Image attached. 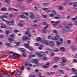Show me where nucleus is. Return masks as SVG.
Segmentation results:
<instances>
[{"label":"nucleus","mask_w":77,"mask_h":77,"mask_svg":"<svg viewBox=\"0 0 77 77\" xmlns=\"http://www.w3.org/2000/svg\"><path fill=\"white\" fill-rule=\"evenodd\" d=\"M19 50H20V51H22V52H24V51H26V49H25L21 48H19Z\"/></svg>","instance_id":"2eb2a0df"},{"label":"nucleus","mask_w":77,"mask_h":77,"mask_svg":"<svg viewBox=\"0 0 77 77\" xmlns=\"http://www.w3.org/2000/svg\"><path fill=\"white\" fill-rule=\"evenodd\" d=\"M60 50L61 51H65V48L63 47H61L60 48Z\"/></svg>","instance_id":"ddd939ff"},{"label":"nucleus","mask_w":77,"mask_h":77,"mask_svg":"<svg viewBox=\"0 0 77 77\" xmlns=\"http://www.w3.org/2000/svg\"><path fill=\"white\" fill-rule=\"evenodd\" d=\"M32 27H36L38 26V25L35 24H33L31 25Z\"/></svg>","instance_id":"f704fd0d"},{"label":"nucleus","mask_w":77,"mask_h":77,"mask_svg":"<svg viewBox=\"0 0 77 77\" xmlns=\"http://www.w3.org/2000/svg\"><path fill=\"white\" fill-rule=\"evenodd\" d=\"M28 36L29 38H30V37H32V34H30V33H29L28 35Z\"/></svg>","instance_id":"3c124183"},{"label":"nucleus","mask_w":77,"mask_h":77,"mask_svg":"<svg viewBox=\"0 0 77 77\" xmlns=\"http://www.w3.org/2000/svg\"><path fill=\"white\" fill-rule=\"evenodd\" d=\"M64 28H63L62 29V31L63 32H69V29L70 28L69 26H64Z\"/></svg>","instance_id":"f257e3e1"},{"label":"nucleus","mask_w":77,"mask_h":77,"mask_svg":"<svg viewBox=\"0 0 77 77\" xmlns=\"http://www.w3.org/2000/svg\"><path fill=\"white\" fill-rule=\"evenodd\" d=\"M43 5L44 6H45V7H47V6H48V5H49L48 4L45 3H44L43 4Z\"/></svg>","instance_id":"a878e982"},{"label":"nucleus","mask_w":77,"mask_h":77,"mask_svg":"<svg viewBox=\"0 0 77 77\" xmlns=\"http://www.w3.org/2000/svg\"><path fill=\"white\" fill-rule=\"evenodd\" d=\"M49 64L50 63H47L46 64L47 65H44L43 66L44 68H48V67L49 66Z\"/></svg>","instance_id":"4468645a"},{"label":"nucleus","mask_w":77,"mask_h":77,"mask_svg":"<svg viewBox=\"0 0 77 77\" xmlns=\"http://www.w3.org/2000/svg\"><path fill=\"white\" fill-rule=\"evenodd\" d=\"M73 5H74V8H76L77 6V2H75L73 3Z\"/></svg>","instance_id":"4be33fe9"},{"label":"nucleus","mask_w":77,"mask_h":77,"mask_svg":"<svg viewBox=\"0 0 77 77\" xmlns=\"http://www.w3.org/2000/svg\"><path fill=\"white\" fill-rule=\"evenodd\" d=\"M5 45L7 46H8L9 47H13V45H11V44L8 43H5Z\"/></svg>","instance_id":"f8f14e48"},{"label":"nucleus","mask_w":77,"mask_h":77,"mask_svg":"<svg viewBox=\"0 0 77 77\" xmlns=\"http://www.w3.org/2000/svg\"><path fill=\"white\" fill-rule=\"evenodd\" d=\"M59 41H60L61 44H63V39L62 38H60Z\"/></svg>","instance_id":"bb28decb"},{"label":"nucleus","mask_w":77,"mask_h":77,"mask_svg":"<svg viewBox=\"0 0 77 77\" xmlns=\"http://www.w3.org/2000/svg\"><path fill=\"white\" fill-rule=\"evenodd\" d=\"M52 39L54 40H57L59 39V35L57 33L56 34V36L52 37Z\"/></svg>","instance_id":"20e7f679"},{"label":"nucleus","mask_w":77,"mask_h":77,"mask_svg":"<svg viewBox=\"0 0 77 77\" xmlns=\"http://www.w3.org/2000/svg\"><path fill=\"white\" fill-rule=\"evenodd\" d=\"M77 20V18H76V17L72 18L71 19V20H72V21H74V20Z\"/></svg>","instance_id":"4d7b16f0"},{"label":"nucleus","mask_w":77,"mask_h":77,"mask_svg":"<svg viewBox=\"0 0 77 77\" xmlns=\"http://www.w3.org/2000/svg\"><path fill=\"white\" fill-rule=\"evenodd\" d=\"M51 23H53V25L54 26H56L60 22L59 21H57V22H54V21H51Z\"/></svg>","instance_id":"423d86ee"},{"label":"nucleus","mask_w":77,"mask_h":77,"mask_svg":"<svg viewBox=\"0 0 77 77\" xmlns=\"http://www.w3.org/2000/svg\"><path fill=\"white\" fill-rule=\"evenodd\" d=\"M59 17H60V15H58V17H54V18H55V19H59V18H60Z\"/></svg>","instance_id":"c9c22d12"},{"label":"nucleus","mask_w":77,"mask_h":77,"mask_svg":"<svg viewBox=\"0 0 77 77\" xmlns=\"http://www.w3.org/2000/svg\"><path fill=\"white\" fill-rule=\"evenodd\" d=\"M28 49H29V50L30 51H33V48H32L31 47H28Z\"/></svg>","instance_id":"393cba45"},{"label":"nucleus","mask_w":77,"mask_h":77,"mask_svg":"<svg viewBox=\"0 0 77 77\" xmlns=\"http://www.w3.org/2000/svg\"><path fill=\"white\" fill-rule=\"evenodd\" d=\"M61 59L62 60L61 61V63L63 66H65L64 63H65V61H66V60H67V59L64 57H62L61 58Z\"/></svg>","instance_id":"f03ea898"},{"label":"nucleus","mask_w":77,"mask_h":77,"mask_svg":"<svg viewBox=\"0 0 77 77\" xmlns=\"http://www.w3.org/2000/svg\"><path fill=\"white\" fill-rule=\"evenodd\" d=\"M71 70L72 71L74 72H77V70H76V69L74 68H72Z\"/></svg>","instance_id":"a211bd4d"},{"label":"nucleus","mask_w":77,"mask_h":77,"mask_svg":"<svg viewBox=\"0 0 77 77\" xmlns=\"http://www.w3.org/2000/svg\"><path fill=\"white\" fill-rule=\"evenodd\" d=\"M58 9L60 11L61 10H64L65 8L62 6L60 5L58 7Z\"/></svg>","instance_id":"9b49d317"},{"label":"nucleus","mask_w":77,"mask_h":77,"mask_svg":"<svg viewBox=\"0 0 77 77\" xmlns=\"http://www.w3.org/2000/svg\"><path fill=\"white\" fill-rule=\"evenodd\" d=\"M14 32H16V33H17V32H20V31L17 29H14Z\"/></svg>","instance_id":"49530a36"},{"label":"nucleus","mask_w":77,"mask_h":77,"mask_svg":"<svg viewBox=\"0 0 77 77\" xmlns=\"http://www.w3.org/2000/svg\"><path fill=\"white\" fill-rule=\"evenodd\" d=\"M13 11H15L16 12H18L19 11V10L13 8Z\"/></svg>","instance_id":"a19ab883"},{"label":"nucleus","mask_w":77,"mask_h":77,"mask_svg":"<svg viewBox=\"0 0 77 77\" xmlns=\"http://www.w3.org/2000/svg\"><path fill=\"white\" fill-rule=\"evenodd\" d=\"M8 39L10 42H12L14 41V39L11 37L8 38Z\"/></svg>","instance_id":"6ab92c4d"},{"label":"nucleus","mask_w":77,"mask_h":77,"mask_svg":"<svg viewBox=\"0 0 77 77\" xmlns=\"http://www.w3.org/2000/svg\"><path fill=\"white\" fill-rule=\"evenodd\" d=\"M54 51H55V52H57V51H59V49H56Z\"/></svg>","instance_id":"69168bd1"},{"label":"nucleus","mask_w":77,"mask_h":77,"mask_svg":"<svg viewBox=\"0 0 77 77\" xmlns=\"http://www.w3.org/2000/svg\"><path fill=\"white\" fill-rule=\"evenodd\" d=\"M17 45H15V46H18V45L20 44V42H16Z\"/></svg>","instance_id":"680f3d73"},{"label":"nucleus","mask_w":77,"mask_h":77,"mask_svg":"<svg viewBox=\"0 0 77 77\" xmlns=\"http://www.w3.org/2000/svg\"><path fill=\"white\" fill-rule=\"evenodd\" d=\"M52 12H53V13L54 14V15H57V14H56V11H52Z\"/></svg>","instance_id":"603ef678"},{"label":"nucleus","mask_w":77,"mask_h":77,"mask_svg":"<svg viewBox=\"0 0 77 77\" xmlns=\"http://www.w3.org/2000/svg\"><path fill=\"white\" fill-rule=\"evenodd\" d=\"M48 8H42V9L44 11H47V10L48 9Z\"/></svg>","instance_id":"09e8293b"},{"label":"nucleus","mask_w":77,"mask_h":77,"mask_svg":"<svg viewBox=\"0 0 77 77\" xmlns=\"http://www.w3.org/2000/svg\"><path fill=\"white\" fill-rule=\"evenodd\" d=\"M60 72L62 74H64V72H63V71L62 70H59Z\"/></svg>","instance_id":"c85d7f7f"},{"label":"nucleus","mask_w":77,"mask_h":77,"mask_svg":"<svg viewBox=\"0 0 77 77\" xmlns=\"http://www.w3.org/2000/svg\"><path fill=\"white\" fill-rule=\"evenodd\" d=\"M27 2L29 3H32V0H28Z\"/></svg>","instance_id":"5fc2aeb1"},{"label":"nucleus","mask_w":77,"mask_h":77,"mask_svg":"<svg viewBox=\"0 0 77 77\" xmlns=\"http://www.w3.org/2000/svg\"><path fill=\"white\" fill-rule=\"evenodd\" d=\"M25 14L26 16H29V14L27 12H25Z\"/></svg>","instance_id":"e2e57ef3"},{"label":"nucleus","mask_w":77,"mask_h":77,"mask_svg":"<svg viewBox=\"0 0 77 77\" xmlns=\"http://www.w3.org/2000/svg\"><path fill=\"white\" fill-rule=\"evenodd\" d=\"M42 42L43 43H46V42H47V41H46L45 40H43L42 41Z\"/></svg>","instance_id":"bf43d9fd"},{"label":"nucleus","mask_w":77,"mask_h":77,"mask_svg":"<svg viewBox=\"0 0 77 77\" xmlns=\"http://www.w3.org/2000/svg\"><path fill=\"white\" fill-rule=\"evenodd\" d=\"M20 56V55L17 54L15 53L13 55V58L14 59H15L16 58L18 59V58Z\"/></svg>","instance_id":"6e6552de"},{"label":"nucleus","mask_w":77,"mask_h":77,"mask_svg":"<svg viewBox=\"0 0 77 77\" xmlns=\"http://www.w3.org/2000/svg\"><path fill=\"white\" fill-rule=\"evenodd\" d=\"M67 43L69 45V44H71V40H67Z\"/></svg>","instance_id":"e433bc0d"},{"label":"nucleus","mask_w":77,"mask_h":77,"mask_svg":"<svg viewBox=\"0 0 77 77\" xmlns=\"http://www.w3.org/2000/svg\"><path fill=\"white\" fill-rule=\"evenodd\" d=\"M19 17L20 18H26V16L23 15H19Z\"/></svg>","instance_id":"dca6fc26"},{"label":"nucleus","mask_w":77,"mask_h":77,"mask_svg":"<svg viewBox=\"0 0 77 77\" xmlns=\"http://www.w3.org/2000/svg\"><path fill=\"white\" fill-rule=\"evenodd\" d=\"M54 15L53 13H51L49 14V16L50 17H54Z\"/></svg>","instance_id":"2f4dec72"},{"label":"nucleus","mask_w":77,"mask_h":77,"mask_svg":"<svg viewBox=\"0 0 77 77\" xmlns=\"http://www.w3.org/2000/svg\"><path fill=\"white\" fill-rule=\"evenodd\" d=\"M30 17L31 19H33L34 18V15L33 13L31 12L30 13Z\"/></svg>","instance_id":"9d476101"},{"label":"nucleus","mask_w":77,"mask_h":77,"mask_svg":"<svg viewBox=\"0 0 77 77\" xmlns=\"http://www.w3.org/2000/svg\"><path fill=\"white\" fill-rule=\"evenodd\" d=\"M4 2L6 3H8V4H10V3H11V1H10V0H6Z\"/></svg>","instance_id":"f3484780"},{"label":"nucleus","mask_w":77,"mask_h":77,"mask_svg":"<svg viewBox=\"0 0 77 77\" xmlns=\"http://www.w3.org/2000/svg\"><path fill=\"white\" fill-rule=\"evenodd\" d=\"M20 72H20V70H18V71H17V72L16 73V74H20Z\"/></svg>","instance_id":"6e6d98bb"},{"label":"nucleus","mask_w":77,"mask_h":77,"mask_svg":"<svg viewBox=\"0 0 77 77\" xmlns=\"http://www.w3.org/2000/svg\"><path fill=\"white\" fill-rule=\"evenodd\" d=\"M1 10L3 11H7V9L5 8H3L1 9Z\"/></svg>","instance_id":"7c9ffc66"},{"label":"nucleus","mask_w":77,"mask_h":77,"mask_svg":"<svg viewBox=\"0 0 77 77\" xmlns=\"http://www.w3.org/2000/svg\"><path fill=\"white\" fill-rule=\"evenodd\" d=\"M18 26H20V27H22V26H23V24L19 23L18 24Z\"/></svg>","instance_id":"37998d69"},{"label":"nucleus","mask_w":77,"mask_h":77,"mask_svg":"<svg viewBox=\"0 0 77 77\" xmlns=\"http://www.w3.org/2000/svg\"><path fill=\"white\" fill-rule=\"evenodd\" d=\"M10 23L12 24V25H14V23H15V21H14V20H12L10 21Z\"/></svg>","instance_id":"b1692460"},{"label":"nucleus","mask_w":77,"mask_h":77,"mask_svg":"<svg viewBox=\"0 0 77 77\" xmlns=\"http://www.w3.org/2000/svg\"><path fill=\"white\" fill-rule=\"evenodd\" d=\"M20 74H16V77H20Z\"/></svg>","instance_id":"338daca9"},{"label":"nucleus","mask_w":77,"mask_h":77,"mask_svg":"<svg viewBox=\"0 0 77 77\" xmlns=\"http://www.w3.org/2000/svg\"><path fill=\"white\" fill-rule=\"evenodd\" d=\"M16 6H17V7H21V8H23V6H21V5H20L19 3H17L16 4Z\"/></svg>","instance_id":"412c9836"},{"label":"nucleus","mask_w":77,"mask_h":77,"mask_svg":"<svg viewBox=\"0 0 77 77\" xmlns=\"http://www.w3.org/2000/svg\"><path fill=\"white\" fill-rule=\"evenodd\" d=\"M32 62H34V63L35 64V65H34L33 66V67H35L36 66H39V64L38 63V60H34L33 61H32Z\"/></svg>","instance_id":"7ed1b4c3"},{"label":"nucleus","mask_w":77,"mask_h":77,"mask_svg":"<svg viewBox=\"0 0 77 77\" xmlns=\"http://www.w3.org/2000/svg\"><path fill=\"white\" fill-rule=\"evenodd\" d=\"M13 9H14L13 8H11V7H9L8 8V9L9 11H12V10H13Z\"/></svg>","instance_id":"864d4df0"},{"label":"nucleus","mask_w":77,"mask_h":77,"mask_svg":"<svg viewBox=\"0 0 77 77\" xmlns=\"http://www.w3.org/2000/svg\"><path fill=\"white\" fill-rule=\"evenodd\" d=\"M61 43L59 41H57L56 42V44L57 45H60V44H61Z\"/></svg>","instance_id":"ea45409f"},{"label":"nucleus","mask_w":77,"mask_h":77,"mask_svg":"<svg viewBox=\"0 0 77 77\" xmlns=\"http://www.w3.org/2000/svg\"><path fill=\"white\" fill-rule=\"evenodd\" d=\"M22 54V56L23 57H26V54H25V53H24V52H23Z\"/></svg>","instance_id":"58836bf2"},{"label":"nucleus","mask_w":77,"mask_h":77,"mask_svg":"<svg viewBox=\"0 0 77 77\" xmlns=\"http://www.w3.org/2000/svg\"><path fill=\"white\" fill-rule=\"evenodd\" d=\"M7 27V26L6 25V26H0V27H1V28H6V27Z\"/></svg>","instance_id":"c03bdc74"},{"label":"nucleus","mask_w":77,"mask_h":77,"mask_svg":"<svg viewBox=\"0 0 77 77\" xmlns=\"http://www.w3.org/2000/svg\"><path fill=\"white\" fill-rule=\"evenodd\" d=\"M48 58H47L46 57H43V60H47Z\"/></svg>","instance_id":"de8ad7c7"},{"label":"nucleus","mask_w":77,"mask_h":77,"mask_svg":"<svg viewBox=\"0 0 77 77\" xmlns=\"http://www.w3.org/2000/svg\"><path fill=\"white\" fill-rule=\"evenodd\" d=\"M8 74H6L4 73V74H3V76L2 77H8Z\"/></svg>","instance_id":"72a5a7b5"},{"label":"nucleus","mask_w":77,"mask_h":77,"mask_svg":"<svg viewBox=\"0 0 77 77\" xmlns=\"http://www.w3.org/2000/svg\"><path fill=\"white\" fill-rule=\"evenodd\" d=\"M17 2L19 3H22L23 0H17Z\"/></svg>","instance_id":"052dcab7"},{"label":"nucleus","mask_w":77,"mask_h":77,"mask_svg":"<svg viewBox=\"0 0 77 77\" xmlns=\"http://www.w3.org/2000/svg\"><path fill=\"white\" fill-rule=\"evenodd\" d=\"M41 39H42V38L40 37H38L37 38V41L40 42L41 41Z\"/></svg>","instance_id":"5701e85b"},{"label":"nucleus","mask_w":77,"mask_h":77,"mask_svg":"<svg viewBox=\"0 0 77 77\" xmlns=\"http://www.w3.org/2000/svg\"><path fill=\"white\" fill-rule=\"evenodd\" d=\"M36 54L39 57H41V56H44V55H45L44 53L42 52H41L40 53L37 52Z\"/></svg>","instance_id":"39448f33"},{"label":"nucleus","mask_w":77,"mask_h":77,"mask_svg":"<svg viewBox=\"0 0 77 77\" xmlns=\"http://www.w3.org/2000/svg\"><path fill=\"white\" fill-rule=\"evenodd\" d=\"M48 25L46 26L44 28V29H47V28H48Z\"/></svg>","instance_id":"8fccbe9b"},{"label":"nucleus","mask_w":77,"mask_h":77,"mask_svg":"<svg viewBox=\"0 0 77 77\" xmlns=\"http://www.w3.org/2000/svg\"><path fill=\"white\" fill-rule=\"evenodd\" d=\"M24 45L27 48H28V47H29V44L28 43L27 44H25Z\"/></svg>","instance_id":"cd10ccee"},{"label":"nucleus","mask_w":77,"mask_h":77,"mask_svg":"<svg viewBox=\"0 0 77 77\" xmlns=\"http://www.w3.org/2000/svg\"><path fill=\"white\" fill-rule=\"evenodd\" d=\"M3 74H4V73H0V77H3Z\"/></svg>","instance_id":"13d9d810"},{"label":"nucleus","mask_w":77,"mask_h":77,"mask_svg":"<svg viewBox=\"0 0 77 77\" xmlns=\"http://www.w3.org/2000/svg\"><path fill=\"white\" fill-rule=\"evenodd\" d=\"M22 38L23 40L24 41H25V40L26 39H27V40H30V38H27V37L25 36L22 37Z\"/></svg>","instance_id":"1a4fd4ad"},{"label":"nucleus","mask_w":77,"mask_h":77,"mask_svg":"<svg viewBox=\"0 0 77 77\" xmlns=\"http://www.w3.org/2000/svg\"><path fill=\"white\" fill-rule=\"evenodd\" d=\"M53 68H57V67H58V66L57 65H55L53 66Z\"/></svg>","instance_id":"0e129e2a"},{"label":"nucleus","mask_w":77,"mask_h":77,"mask_svg":"<svg viewBox=\"0 0 77 77\" xmlns=\"http://www.w3.org/2000/svg\"><path fill=\"white\" fill-rule=\"evenodd\" d=\"M30 31L29 30H28L25 32V34L26 35H28Z\"/></svg>","instance_id":"aec40b11"},{"label":"nucleus","mask_w":77,"mask_h":77,"mask_svg":"<svg viewBox=\"0 0 77 77\" xmlns=\"http://www.w3.org/2000/svg\"><path fill=\"white\" fill-rule=\"evenodd\" d=\"M46 29H44L43 30V32L44 33H47V31H46Z\"/></svg>","instance_id":"774afa93"},{"label":"nucleus","mask_w":77,"mask_h":77,"mask_svg":"<svg viewBox=\"0 0 77 77\" xmlns=\"http://www.w3.org/2000/svg\"><path fill=\"white\" fill-rule=\"evenodd\" d=\"M72 50H76L75 47L74 46H72Z\"/></svg>","instance_id":"c756f323"},{"label":"nucleus","mask_w":77,"mask_h":77,"mask_svg":"<svg viewBox=\"0 0 77 77\" xmlns=\"http://www.w3.org/2000/svg\"><path fill=\"white\" fill-rule=\"evenodd\" d=\"M2 18H8V17H7V16L5 15H3L2 16Z\"/></svg>","instance_id":"473e14b6"},{"label":"nucleus","mask_w":77,"mask_h":77,"mask_svg":"<svg viewBox=\"0 0 77 77\" xmlns=\"http://www.w3.org/2000/svg\"><path fill=\"white\" fill-rule=\"evenodd\" d=\"M2 20L3 21H4V22H6V23L8 26H10L11 23V21H7L3 18H2Z\"/></svg>","instance_id":"0eeeda50"},{"label":"nucleus","mask_w":77,"mask_h":77,"mask_svg":"<svg viewBox=\"0 0 77 77\" xmlns=\"http://www.w3.org/2000/svg\"><path fill=\"white\" fill-rule=\"evenodd\" d=\"M54 60L56 62H57L58 60H59V58L57 57H55L54 58Z\"/></svg>","instance_id":"79ce46f5"},{"label":"nucleus","mask_w":77,"mask_h":77,"mask_svg":"<svg viewBox=\"0 0 77 77\" xmlns=\"http://www.w3.org/2000/svg\"><path fill=\"white\" fill-rule=\"evenodd\" d=\"M58 32V31H57V30H55V29L53 30V32L54 33L57 34V33Z\"/></svg>","instance_id":"4c0bfd02"},{"label":"nucleus","mask_w":77,"mask_h":77,"mask_svg":"<svg viewBox=\"0 0 77 77\" xmlns=\"http://www.w3.org/2000/svg\"><path fill=\"white\" fill-rule=\"evenodd\" d=\"M25 64L26 66H27V65H29V62H27V61H25Z\"/></svg>","instance_id":"a18cd8bd"}]
</instances>
